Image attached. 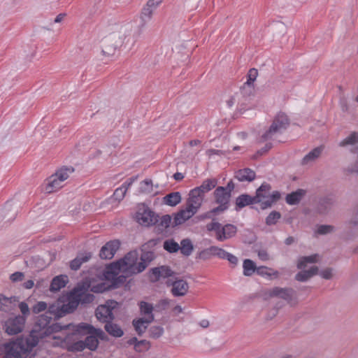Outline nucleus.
<instances>
[{"instance_id": "1", "label": "nucleus", "mask_w": 358, "mask_h": 358, "mask_svg": "<svg viewBox=\"0 0 358 358\" xmlns=\"http://www.w3.org/2000/svg\"><path fill=\"white\" fill-rule=\"evenodd\" d=\"M45 317V315L40 317L27 336H22L13 341L6 343L4 358H24V355L31 352L38 344L40 340L51 336L54 331L59 329L56 324L45 327L48 321Z\"/></svg>"}, {"instance_id": "2", "label": "nucleus", "mask_w": 358, "mask_h": 358, "mask_svg": "<svg viewBox=\"0 0 358 358\" xmlns=\"http://www.w3.org/2000/svg\"><path fill=\"white\" fill-rule=\"evenodd\" d=\"M70 305L69 301H68L66 303H64L60 299L55 301L54 303H50L49 305L48 304V308L46 309L45 313L41 314L34 318V325L38 322L41 316L45 315L46 316L45 318L48 321L45 327L48 328L56 324L59 328L58 331H54L52 334L59 332L62 329H67L70 324L62 325L60 323L55 322L50 324V322L52 318L56 321L67 314L72 313L73 310L70 308Z\"/></svg>"}, {"instance_id": "3", "label": "nucleus", "mask_w": 358, "mask_h": 358, "mask_svg": "<svg viewBox=\"0 0 358 358\" xmlns=\"http://www.w3.org/2000/svg\"><path fill=\"white\" fill-rule=\"evenodd\" d=\"M132 26L129 24L121 27L120 34H111L106 37L102 41V53L107 57L112 56L115 54L117 48L122 45L123 43L127 44L132 43Z\"/></svg>"}, {"instance_id": "4", "label": "nucleus", "mask_w": 358, "mask_h": 358, "mask_svg": "<svg viewBox=\"0 0 358 358\" xmlns=\"http://www.w3.org/2000/svg\"><path fill=\"white\" fill-rule=\"evenodd\" d=\"M288 116L282 112L278 113L273 118L268 129L260 136L259 143L271 140L275 135L282 134L289 126Z\"/></svg>"}, {"instance_id": "5", "label": "nucleus", "mask_w": 358, "mask_h": 358, "mask_svg": "<svg viewBox=\"0 0 358 358\" xmlns=\"http://www.w3.org/2000/svg\"><path fill=\"white\" fill-rule=\"evenodd\" d=\"M234 189L235 184L232 180L228 182L227 186H218L215 188L213 192L214 202L218 204V206L215 207V210L223 213L229 209L231 192Z\"/></svg>"}, {"instance_id": "6", "label": "nucleus", "mask_w": 358, "mask_h": 358, "mask_svg": "<svg viewBox=\"0 0 358 358\" xmlns=\"http://www.w3.org/2000/svg\"><path fill=\"white\" fill-rule=\"evenodd\" d=\"M90 285H83L73 289L68 295L67 301L70 302V308L74 312L80 303L89 304L93 302L95 296L93 294L87 292Z\"/></svg>"}, {"instance_id": "7", "label": "nucleus", "mask_w": 358, "mask_h": 358, "mask_svg": "<svg viewBox=\"0 0 358 358\" xmlns=\"http://www.w3.org/2000/svg\"><path fill=\"white\" fill-rule=\"evenodd\" d=\"M74 171L72 166H64L57 170L55 174H52L47 179L45 191L47 193H52L62 187V182L66 180L69 174Z\"/></svg>"}, {"instance_id": "8", "label": "nucleus", "mask_w": 358, "mask_h": 358, "mask_svg": "<svg viewBox=\"0 0 358 358\" xmlns=\"http://www.w3.org/2000/svg\"><path fill=\"white\" fill-rule=\"evenodd\" d=\"M136 219L141 225L150 227L155 225L158 222L159 215L152 210L145 203H140L138 206Z\"/></svg>"}, {"instance_id": "9", "label": "nucleus", "mask_w": 358, "mask_h": 358, "mask_svg": "<svg viewBox=\"0 0 358 358\" xmlns=\"http://www.w3.org/2000/svg\"><path fill=\"white\" fill-rule=\"evenodd\" d=\"M119 307V303L115 300H108L104 304L98 306L95 310L97 320L103 323L115 320L113 310Z\"/></svg>"}, {"instance_id": "10", "label": "nucleus", "mask_w": 358, "mask_h": 358, "mask_svg": "<svg viewBox=\"0 0 358 358\" xmlns=\"http://www.w3.org/2000/svg\"><path fill=\"white\" fill-rule=\"evenodd\" d=\"M156 8V7L149 6L147 5L143 7L140 17L141 23L133 31H131L132 43H135L138 40L144 30L146 23L151 20L153 12Z\"/></svg>"}, {"instance_id": "11", "label": "nucleus", "mask_w": 358, "mask_h": 358, "mask_svg": "<svg viewBox=\"0 0 358 358\" xmlns=\"http://www.w3.org/2000/svg\"><path fill=\"white\" fill-rule=\"evenodd\" d=\"M131 255V252H129L123 258L109 264L106 267L103 273L106 280H110V278H113L115 275H117L120 271H127V266L129 264L127 259H129V255Z\"/></svg>"}, {"instance_id": "12", "label": "nucleus", "mask_w": 358, "mask_h": 358, "mask_svg": "<svg viewBox=\"0 0 358 358\" xmlns=\"http://www.w3.org/2000/svg\"><path fill=\"white\" fill-rule=\"evenodd\" d=\"M176 275V273L166 265L154 267L149 271V279L152 282H159L162 279L173 278Z\"/></svg>"}, {"instance_id": "13", "label": "nucleus", "mask_w": 358, "mask_h": 358, "mask_svg": "<svg viewBox=\"0 0 358 358\" xmlns=\"http://www.w3.org/2000/svg\"><path fill=\"white\" fill-rule=\"evenodd\" d=\"M24 317L18 315L14 317L8 318L3 325V329L8 335H15L20 333L24 327Z\"/></svg>"}, {"instance_id": "14", "label": "nucleus", "mask_w": 358, "mask_h": 358, "mask_svg": "<svg viewBox=\"0 0 358 358\" xmlns=\"http://www.w3.org/2000/svg\"><path fill=\"white\" fill-rule=\"evenodd\" d=\"M336 201L335 196L332 194H329L317 199L315 211L319 215H326L331 209Z\"/></svg>"}, {"instance_id": "15", "label": "nucleus", "mask_w": 358, "mask_h": 358, "mask_svg": "<svg viewBox=\"0 0 358 358\" xmlns=\"http://www.w3.org/2000/svg\"><path fill=\"white\" fill-rule=\"evenodd\" d=\"M295 294L296 292L290 287H274L268 292V295L271 297H278L285 300L288 303L292 301Z\"/></svg>"}, {"instance_id": "16", "label": "nucleus", "mask_w": 358, "mask_h": 358, "mask_svg": "<svg viewBox=\"0 0 358 358\" xmlns=\"http://www.w3.org/2000/svg\"><path fill=\"white\" fill-rule=\"evenodd\" d=\"M120 242L113 240L107 242L100 250L99 257L102 259H111L120 248Z\"/></svg>"}, {"instance_id": "17", "label": "nucleus", "mask_w": 358, "mask_h": 358, "mask_svg": "<svg viewBox=\"0 0 358 358\" xmlns=\"http://www.w3.org/2000/svg\"><path fill=\"white\" fill-rule=\"evenodd\" d=\"M203 199L204 197L199 194L197 190L192 189L189 193V197L187 199L186 205L189 209L195 210V213H197L202 205Z\"/></svg>"}, {"instance_id": "18", "label": "nucleus", "mask_w": 358, "mask_h": 358, "mask_svg": "<svg viewBox=\"0 0 358 358\" xmlns=\"http://www.w3.org/2000/svg\"><path fill=\"white\" fill-rule=\"evenodd\" d=\"M196 213H195V210L189 209V207L186 205L185 209L180 210L177 213L174 215L172 227H175L176 226L182 224L185 221L191 218Z\"/></svg>"}, {"instance_id": "19", "label": "nucleus", "mask_w": 358, "mask_h": 358, "mask_svg": "<svg viewBox=\"0 0 358 358\" xmlns=\"http://www.w3.org/2000/svg\"><path fill=\"white\" fill-rule=\"evenodd\" d=\"M174 278L173 287L171 288V292L174 296H183L189 289V285L187 282L183 279Z\"/></svg>"}, {"instance_id": "20", "label": "nucleus", "mask_w": 358, "mask_h": 358, "mask_svg": "<svg viewBox=\"0 0 358 358\" xmlns=\"http://www.w3.org/2000/svg\"><path fill=\"white\" fill-rule=\"evenodd\" d=\"M271 190V185L266 182H264L256 189L255 196H254L257 203H259L261 206L262 203L265 200L268 199Z\"/></svg>"}, {"instance_id": "21", "label": "nucleus", "mask_w": 358, "mask_h": 358, "mask_svg": "<svg viewBox=\"0 0 358 358\" xmlns=\"http://www.w3.org/2000/svg\"><path fill=\"white\" fill-rule=\"evenodd\" d=\"M257 203L254 196L248 194H242L236 197L235 200L234 210L237 212L240 211L245 206Z\"/></svg>"}, {"instance_id": "22", "label": "nucleus", "mask_w": 358, "mask_h": 358, "mask_svg": "<svg viewBox=\"0 0 358 358\" xmlns=\"http://www.w3.org/2000/svg\"><path fill=\"white\" fill-rule=\"evenodd\" d=\"M237 227L232 224H227L221 227L220 231L217 234V241H224L236 236Z\"/></svg>"}, {"instance_id": "23", "label": "nucleus", "mask_w": 358, "mask_h": 358, "mask_svg": "<svg viewBox=\"0 0 358 358\" xmlns=\"http://www.w3.org/2000/svg\"><path fill=\"white\" fill-rule=\"evenodd\" d=\"M138 306L141 314L145 316L143 318L148 320V322H152L155 320V315L153 314L155 308L152 304L142 301L138 303Z\"/></svg>"}, {"instance_id": "24", "label": "nucleus", "mask_w": 358, "mask_h": 358, "mask_svg": "<svg viewBox=\"0 0 358 358\" xmlns=\"http://www.w3.org/2000/svg\"><path fill=\"white\" fill-rule=\"evenodd\" d=\"M234 178L240 182H252L256 178L255 172L249 168L239 169L235 172Z\"/></svg>"}, {"instance_id": "25", "label": "nucleus", "mask_w": 358, "mask_h": 358, "mask_svg": "<svg viewBox=\"0 0 358 358\" xmlns=\"http://www.w3.org/2000/svg\"><path fill=\"white\" fill-rule=\"evenodd\" d=\"M132 254L129 255V259H127V262H129L127 266V271H129L131 273L137 274L143 272L148 266V263L143 261H141L136 265H135V262L136 260V257L131 258Z\"/></svg>"}, {"instance_id": "26", "label": "nucleus", "mask_w": 358, "mask_h": 358, "mask_svg": "<svg viewBox=\"0 0 358 358\" xmlns=\"http://www.w3.org/2000/svg\"><path fill=\"white\" fill-rule=\"evenodd\" d=\"M217 185V180L216 178H208L204 180L200 186L196 187L194 189L205 197V194L214 189Z\"/></svg>"}, {"instance_id": "27", "label": "nucleus", "mask_w": 358, "mask_h": 358, "mask_svg": "<svg viewBox=\"0 0 358 358\" xmlns=\"http://www.w3.org/2000/svg\"><path fill=\"white\" fill-rule=\"evenodd\" d=\"M306 191L303 189H298L294 192L287 194L285 201L289 205H297L306 195Z\"/></svg>"}, {"instance_id": "28", "label": "nucleus", "mask_w": 358, "mask_h": 358, "mask_svg": "<svg viewBox=\"0 0 358 358\" xmlns=\"http://www.w3.org/2000/svg\"><path fill=\"white\" fill-rule=\"evenodd\" d=\"M104 329L106 331L113 337L120 338L124 335V331L120 326L113 322V320L105 323Z\"/></svg>"}, {"instance_id": "29", "label": "nucleus", "mask_w": 358, "mask_h": 358, "mask_svg": "<svg viewBox=\"0 0 358 358\" xmlns=\"http://www.w3.org/2000/svg\"><path fill=\"white\" fill-rule=\"evenodd\" d=\"M68 281L69 280L67 275H57L52 280L50 286V290L52 292L59 291L62 288L66 286Z\"/></svg>"}, {"instance_id": "30", "label": "nucleus", "mask_w": 358, "mask_h": 358, "mask_svg": "<svg viewBox=\"0 0 358 358\" xmlns=\"http://www.w3.org/2000/svg\"><path fill=\"white\" fill-rule=\"evenodd\" d=\"M92 257L90 252L79 254L74 259L70 262V268L71 270H78L83 263L88 262Z\"/></svg>"}, {"instance_id": "31", "label": "nucleus", "mask_w": 358, "mask_h": 358, "mask_svg": "<svg viewBox=\"0 0 358 358\" xmlns=\"http://www.w3.org/2000/svg\"><path fill=\"white\" fill-rule=\"evenodd\" d=\"M319 268L317 266L310 267L308 270H303L297 273L295 275V280L299 282H306L313 276L318 274Z\"/></svg>"}, {"instance_id": "32", "label": "nucleus", "mask_w": 358, "mask_h": 358, "mask_svg": "<svg viewBox=\"0 0 358 358\" xmlns=\"http://www.w3.org/2000/svg\"><path fill=\"white\" fill-rule=\"evenodd\" d=\"M323 150L322 146H319L313 150H312L310 152H309L307 155H306L301 160V164L302 165H307L310 162H314L322 154V152Z\"/></svg>"}, {"instance_id": "33", "label": "nucleus", "mask_w": 358, "mask_h": 358, "mask_svg": "<svg viewBox=\"0 0 358 358\" xmlns=\"http://www.w3.org/2000/svg\"><path fill=\"white\" fill-rule=\"evenodd\" d=\"M150 323L144 318H137L132 321V325L138 336H142L145 332Z\"/></svg>"}, {"instance_id": "34", "label": "nucleus", "mask_w": 358, "mask_h": 358, "mask_svg": "<svg viewBox=\"0 0 358 358\" xmlns=\"http://www.w3.org/2000/svg\"><path fill=\"white\" fill-rule=\"evenodd\" d=\"M181 194L179 192H173L163 197L164 204L169 206H176L181 201Z\"/></svg>"}, {"instance_id": "35", "label": "nucleus", "mask_w": 358, "mask_h": 358, "mask_svg": "<svg viewBox=\"0 0 358 358\" xmlns=\"http://www.w3.org/2000/svg\"><path fill=\"white\" fill-rule=\"evenodd\" d=\"M281 198V194L279 191L270 192L268 199L265 200L261 205L262 210H266L271 208L273 205L279 201Z\"/></svg>"}, {"instance_id": "36", "label": "nucleus", "mask_w": 358, "mask_h": 358, "mask_svg": "<svg viewBox=\"0 0 358 358\" xmlns=\"http://www.w3.org/2000/svg\"><path fill=\"white\" fill-rule=\"evenodd\" d=\"M171 216L170 215H164L161 217H159V221L156 225L157 229L159 233L164 232L166 229H168L171 224Z\"/></svg>"}, {"instance_id": "37", "label": "nucleus", "mask_w": 358, "mask_h": 358, "mask_svg": "<svg viewBox=\"0 0 358 358\" xmlns=\"http://www.w3.org/2000/svg\"><path fill=\"white\" fill-rule=\"evenodd\" d=\"M256 273L260 276L266 277L269 279H271L272 276L275 278L278 276V272L277 271H273L271 268L265 266L257 267Z\"/></svg>"}, {"instance_id": "38", "label": "nucleus", "mask_w": 358, "mask_h": 358, "mask_svg": "<svg viewBox=\"0 0 358 358\" xmlns=\"http://www.w3.org/2000/svg\"><path fill=\"white\" fill-rule=\"evenodd\" d=\"M243 275L245 276L252 275V273L256 272L257 269L255 262L250 259H246L243 261Z\"/></svg>"}, {"instance_id": "39", "label": "nucleus", "mask_w": 358, "mask_h": 358, "mask_svg": "<svg viewBox=\"0 0 358 358\" xmlns=\"http://www.w3.org/2000/svg\"><path fill=\"white\" fill-rule=\"evenodd\" d=\"M180 245L181 247H180V250L183 255L188 257L192 254L194 250V246L189 238L182 239L180 241Z\"/></svg>"}, {"instance_id": "40", "label": "nucleus", "mask_w": 358, "mask_h": 358, "mask_svg": "<svg viewBox=\"0 0 358 358\" xmlns=\"http://www.w3.org/2000/svg\"><path fill=\"white\" fill-rule=\"evenodd\" d=\"M317 255H313L310 256H303L299 258L297 264L299 269L304 268L308 264H313L317 262Z\"/></svg>"}, {"instance_id": "41", "label": "nucleus", "mask_w": 358, "mask_h": 358, "mask_svg": "<svg viewBox=\"0 0 358 358\" xmlns=\"http://www.w3.org/2000/svg\"><path fill=\"white\" fill-rule=\"evenodd\" d=\"M87 335V336L84 341L85 348H87L92 351L96 350L99 343V340L96 339V338L93 334Z\"/></svg>"}, {"instance_id": "42", "label": "nucleus", "mask_w": 358, "mask_h": 358, "mask_svg": "<svg viewBox=\"0 0 358 358\" xmlns=\"http://www.w3.org/2000/svg\"><path fill=\"white\" fill-rule=\"evenodd\" d=\"M17 296L6 297L3 294H0V310L6 311L9 304L17 301Z\"/></svg>"}, {"instance_id": "43", "label": "nucleus", "mask_w": 358, "mask_h": 358, "mask_svg": "<svg viewBox=\"0 0 358 358\" xmlns=\"http://www.w3.org/2000/svg\"><path fill=\"white\" fill-rule=\"evenodd\" d=\"M164 249L170 253L177 252L180 250V245L173 239H169L164 242Z\"/></svg>"}, {"instance_id": "44", "label": "nucleus", "mask_w": 358, "mask_h": 358, "mask_svg": "<svg viewBox=\"0 0 358 358\" xmlns=\"http://www.w3.org/2000/svg\"><path fill=\"white\" fill-rule=\"evenodd\" d=\"M358 142V133L356 131L352 132L348 136L344 138L339 143V145L345 147L350 145H355Z\"/></svg>"}, {"instance_id": "45", "label": "nucleus", "mask_w": 358, "mask_h": 358, "mask_svg": "<svg viewBox=\"0 0 358 358\" xmlns=\"http://www.w3.org/2000/svg\"><path fill=\"white\" fill-rule=\"evenodd\" d=\"M127 277L124 275H115L113 278H110L111 285L110 287L112 289H116L122 287L126 282Z\"/></svg>"}, {"instance_id": "46", "label": "nucleus", "mask_w": 358, "mask_h": 358, "mask_svg": "<svg viewBox=\"0 0 358 358\" xmlns=\"http://www.w3.org/2000/svg\"><path fill=\"white\" fill-rule=\"evenodd\" d=\"M280 217H281V214L280 212L276 211V210H273L266 217L265 223L268 226L274 225L277 223L278 220L280 219Z\"/></svg>"}, {"instance_id": "47", "label": "nucleus", "mask_w": 358, "mask_h": 358, "mask_svg": "<svg viewBox=\"0 0 358 358\" xmlns=\"http://www.w3.org/2000/svg\"><path fill=\"white\" fill-rule=\"evenodd\" d=\"M84 349H85L84 341H78L71 343H67V350L69 352H81Z\"/></svg>"}, {"instance_id": "48", "label": "nucleus", "mask_w": 358, "mask_h": 358, "mask_svg": "<svg viewBox=\"0 0 358 358\" xmlns=\"http://www.w3.org/2000/svg\"><path fill=\"white\" fill-rule=\"evenodd\" d=\"M164 331L162 327L152 326L148 329L149 337L153 339H157L163 335Z\"/></svg>"}, {"instance_id": "49", "label": "nucleus", "mask_w": 358, "mask_h": 358, "mask_svg": "<svg viewBox=\"0 0 358 358\" xmlns=\"http://www.w3.org/2000/svg\"><path fill=\"white\" fill-rule=\"evenodd\" d=\"M153 190V185L151 179H145L141 182L139 192L141 193H151Z\"/></svg>"}, {"instance_id": "50", "label": "nucleus", "mask_w": 358, "mask_h": 358, "mask_svg": "<svg viewBox=\"0 0 358 358\" xmlns=\"http://www.w3.org/2000/svg\"><path fill=\"white\" fill-rule=\"evenodd\" d=\"M273 148V143L271 142L266 143L265 145L258 150L255 154H254L251 159L253 160H257L259 157L266 155L271 148Z\"/></svg>"}, {"instance_id": "51", "label": "nucleus", "mask_w": 358, "mask_h": 358, "mask_svg": "<svg viewBox=\"0 0 358 358\" xmlns=\"http://www.w3.org/2000/svg\"><path fill=\"white\" fill-rule=\"evenodd\" d=\"M90 327H94L90 324L81 322L76 326V329L75 331L79 334H90V331H92Z\"/></svg>"}, {"instance_id": "52", "label": "nucleus", "mask_w": 358, "mask_h": 358, "mask_svg": "<svg viewBox=\"0 0 358 358\" xmlns=\"http://www.w3.org/2000/svg\"><path fill=\"white\" fill-rule=\"evenodd\" d=\"M241 94L245 96H250L253 94L254 92V84L248 83L245 82L242 87L240 88Z\"/></svg>"}, {"instance_id": "53", "label": "nucleus", "mask_w": 358, "mask_h": 358, "mask_svg": "<svg viewBox=\"0 0 358 358\" xmlns=\"http://www.w3.org/2000/svg\"><path fill=\"white\" fill-rule=\"evenodd\" d=\"M171 300L169 299H163L159 300L154 306V310L157 313H162L167 309L170 304Z\"/></svg>"}, {"instance_id": "54", "label": "nucleus", "mask_w": 358, "mask_h": 358, "mask_svg": "<svg viewBox=\"0 0 358 358\" xmlns=\"http://www.w3.org/2000/svg\"><path fill=\"white\" fill-rule=\"evenodd\" d=\"M156 256L153 250H141V261L147 262L148 264L151 262L155 259Z\"/></svg>"}, {"instance_id": "55", "label": "nucleus", "mask_w": 358, "mask_h": 358, "mask_svg": "<svg viewBox=\"0 0 358 358\" xmlns=\"http://www.w3.org/2000/svg\"><path fill=\"white\" fill-rule=\"evenodd\" d=\"M335 231V227L329 224H320L317 226L316 232L320 235H326Z\"/></svg>"}, {"instance_id": "56", "label": "nucleus", "mask_w": 358, "mask_h": 358, "mask_svg": "<svg viewBox=\"0 0 358 358\" xmlns=\"http://www.w3.org/2000/svg\"><path fill=\"white\" fill-rule=\"evenodd\" d=\"M48 308V303L45 301L36 302L31 308V312L34 314H39L44 312Z\"/></svg>"}, {"instance_id": "57", "label": "nucleus", "mask_w": 358, "mask_h": 358, "mask_svg": "<svg viewBox=\"0 0 358 358\" xmlns=\"http://www.w3.org/2000/svg\"><path fill=\"white\" fill-rule=\"evenodd\" d=\"M91 331L90 334L94 335L96 339H100L101 341H107L108 340V336L105 334V332L99 328L90 327Z\"/></svg>"}, {"instance_id": "58", "label": "nucleus", "mask_w": 358, "mask_h": 358, "mask_svg": "<svg viewBox=\"0 0 358 358\" xmlns=\"http://www.w3.org/2000/svg\"><path fill=\"white\" fill-rule=\"evenodd\" d=\"M150 348V343L146 340L138 341L135 345V350L136 352H143L148 350Z\"/></svg>"}, {"instance_id": "59", "label": "nucleus", "mask_w": 358, "mask_h": 358, "mask_svg": "<svg viewBox=\"0 0 358 358\" xmlns=\"http://www.w3.org/2000/svg\"><path fill=\"white\" fill-rule=\"evenodd\" d=\"M159 242V238L150 239L141 246V250H152Z\"/></svg>"}, {"instance_id": "60", "label": "nucleus", "mask_w": 358, "mask_h": 358, "mask_svg": "<svg viewBox=\"0 0 358 358\" xmlns=\"http://www.w3.org/2000/svg\"><path fill=\"white\" fill-rule=\"evenodd\" d=\"M19 308L22 313V315H20L21 317H24V319L26 320L27 316L30 315L31 310L29 308L28 304L24 301H22L19 303Z\"/></svg>"}, {"instance_id": "61", "label": "nucleus", "mask_w": 358, "mask_h": 358, "mask_svg": "<svg viewBox=\"0 0 358 358\" xmlns=\"http://www.w3.org/2000/svg\"><path fill=\"white\" fill-rule=\"evenodd\" d=\"M222 224L218 222H212L206 225V229L209 231H214L216 234V239L217 240V234L220 231Z\"/></svg>"}, {"instance_id": "62", "label": "nucleus", "mask_w": 358, "mask_h": 358, "mask_svg": "<svg viewBox=\"0 0 358 358\" xmlns=\"http://www.w3.org/2000/svg\"><path fill=\"white\" fill-rule=\"evenodd\" d=\"M126 192L127 190L122 186H121L115 190L113 196L115 200L120 201L124 197Z\"/></svg>"}, {"instance_id": "63", "label": "nucleus", "mask_w": 358, "mask_h": 358, "mask_svg": "<svg viewBox=\"0 0 358 358\" xmlns=\"http://www.w3.org/2000/svg\"><path fill=\"white\" fill-rule=\"evenodd\" d=\"M212 249L213 246H210L208 248L201 250L199 253L198 257L204 260L210 259L212 256H213V251L211 250Z\"/></svg>"}, {"instance_id": "64", "label": "nucleus", "mask_w": 358, "mask_h": 358, "mask_svg": "<svg viewBox=\"0 0 358 358\" xmlns=\"http://www.w3.org/2000/svg\"><path fill=\"white\" fill-rule=\"evenodd\" d=\"M348 224L355 228H358V207L353 210L352 217L348 221Z\"/></svg>"}]
</instances>
